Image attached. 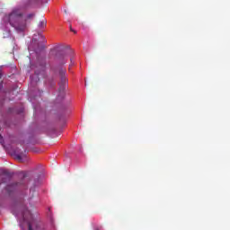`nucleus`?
<instances>
[{
    "label": "nucleus",
    "instance_id": "f257e3e1",
    "mask_svg": "<svg viewBox=\"0 0 230 230\" xmlns=\"http://www.w3.org/2000/svg\"><path fill=\"white\" fill-rule=\"evenodd\" d=\"M22 11L20 8H13L9 14L4 17L16 31H24L26 30V20L22 19Z\"/></svg>",
    "mask_w": 230,
    "mask_h": 230
},
{
    "label": "nucleus",
    "instance_id": "f03ea898",
    "mask_svg": "<svg viewBox=\"0 0 230 230\" xmlns=\"http://www.w3.org/2000/svg\"><path fill=\"white\" fill-rule=\"evenodd\" d=\"M20 186H28L26 182V173L23 172V179L20 182H13L5 187L7 193H12L15 188H20Z\"/></svg>",
    "mask_w": 230,
    "mask_h": 230
},
{
    "label": "nucleus",
    "instance_id": "7ed1b4c3",
    "mask_svg": "<svg viewBox=\"0 0 230 230\" xmlns=\"http://www.w3.org/2000/svg\"><path fill=\"white\" fill-rule=\"evenodd\" d=\"M59 75L61 78L59 84V94H61V96H64V91H66V84H67V77H66V70H59Z\"/></svg>",
    "mask_w": 230,
    "mask_h": 230
},
{
    "label": "nucleus",
    "instance_id": "20e7f679",
    "mask_svg": "<svg viewBox=\"0 0 230 230\" xmlns=\"http://www.w3.org/2000/svg\"><path fill=\"white\" fill-rule=\"evenodd\" d=\"M44 69H46V63H41L40 64V71L39 70H34V76H36V80L35 82H39V80H40V78H39V76H40V75H44Z\"/></svg>",
    "mask_w": 230,
    "mask_h": 230
},
{
    "label": "nucleus",
    "instance_id": "39448f33",
    "mask_svg": "<svg viewBox=\"0 0 230 230\" xmlns=\"http://www.w3.org/2000/svg\"><path fill=\"white\" fill-rule=\"evenodd\" d=\"M3 177L0 181V184H6V182H10V180L12 179V173L8 171L3 172Z\"/></svg>",
    "mask_w": 230,
    "mask_h": 230
},
{
    "label": "nucleus",
    "instance_id": "423d86ee",
    "mask_svg": "<svg viewBox=\"0 0 230 230\" xmlns=\"http://www.w3.org/2000/svg\"><path fill=\"white\" fill-rule=\"evenodd\" d=\"M31 184V188H30V191H35V188H37V186H40V184H42V181L40 180V177L34 179L32 181H30Z\"/></svg>",
    "mask_w": 230,
    "mask_h": 230
},
{
    "label": "nucleus",
    "instance_id": "0eeeda50",
    "mask_svg": "<svg viewBox=\"0 0 230 230\" xmlns=\"http://www.w3.org/2000/svg\"><path fill=\"white\" fill-rule=\"evenodd\" d=\"M22 217H23V220H28V218H31V212L26 209L25 211L22 212Z\"/></svg>",
    "mask_w": 230,
    "mask_h": 230
},
{
    "label": "nucleus",
    "instance_id": "6e6552de",
    "mask_svg": "<svg viewBox=\"0 0 230 230\" xmlns=\"http://www.w3.org/2000/svg\"><path fill=\"white\" fill-rule=\"evenodd\" d=\"M46 24H48V21H46V19H42L38 26L39 28H46Z\"/></svg>",
    "mask_w": 230,
    "mask_h": 230
},
{
    "label": "nucleus",
    "instance_id": "1a4fd4ad",
    "mask_svg": "<svg viewBox=\"0 0 230 230\" xmlns=\"http://www.w3.org/2000/svg\"><path fill=\"white\" fill-rule=\"evenodd\" d=\"M0 144H1L2 146L4 145V138H3V136H2V135H0Z\"/></svg>",
    "mask_w": 230,
    "mask_h": 230
},
{
    "label": "nucleus",
    "instance_id": "9d476101",
    "mask_svg": "<svg viewBox=\"0 0 230 230\" xmlns=\"http://www.w3.org/2000/svg\"><path fill=\"white\" fill-rule=\"evenodd\" d=\"M32 17H35L34 13H30V14L27 15L28 19H32Z\"/></svg>",
    "mask_w": 230,
    "mask_h": 230
},
{
    "label": "nucleus",
    "instance_id": "9b49d317",
    "mask_svg": "<svg viewBox=\"0 0 230 230\" xmlns=\"http://www.w3.org/2000/svg\"><path fill=\"white\" fill-rule=\"evenodd\" d=\"M28 227H29V230H33V228H31V223H28Z\"/></svg>",
    "mask_w": 230,
    "mask_h": 230
},
{
    "label": "nucleus",
    "instance_id": "f8f14e48",
    "mask_svg": "<svg viewBox=\"0 0 230 230\" xmlns=\"http://www.w3.org/2000/svg\"><path fill=\"white\" fill-rule=\"evenodd\" d=\"M70 31H73L74 33H76V31L73 30V27L70 25Z\"/></svg>",
    "mask_w": 230,
    "mask_h": 230
},
{
    "label": "nucleus",
    "instance_id": "ddd939ff",
    "mask_svg": "<svg viewBox=\"0 0 230 230\" xmlns=\"http://www.w3.org/2000/svg\"><path fill=\"white\" fill-rule=\"evenodd\" d=\"M3 89V84L0 83V91Z\"/></svg>",
    "mask_w": 230,
    "mask_h": 230
},
{
    "label": "nucleus",
    "instance_id": "4468645a",
    "mask_svg": "<svg viewBox=\"0 0 230 230\" xmlns=\"http://www.w3.org/2000/svg\"><path fill=\"white\" fill-rule=\"evenodd\" d=\"M42 3H48V0H41Z\"/></svg>",
    "mask_w": 230,
    "mask_h": 230
},
{
    "label": "nucleus",
    "instance_id": "2eb2a0df",
    "mask_svg": "<svg viewBox=\"0 0 230 230\" xmlns=\"http://www.w3.org/2000/svg\"><path fill=\"white\" fill-rule=\"evenodd\" d=\"M17 159L21 160V155H18V156H17Z\"/></svg>",
    "mask_w": 230,
    "mask_h": 230
},
{
    "label": "nucleus",
    "instance_id": "dca6fc26",
    "mask_svg": "<svg viewBox=\"0 0 230 230\" xmlns=\"http://www.w3.org/2000/svg\"><path fill=\"white\" fill-rule=\"evenodd\" d=\"M2 76H3V75L0 74V78H2Z\"/></svg>",
    "mask_w": 230,
    "mask_h": 230
},
{
    "label": "nucleus",
    "instance_id": "f3484780",
    "mask_svg": "<svg viewBox=\"0 0 230 230\" xmlns=\"http://www.w3.org/2000/svg\"><path fill=\"white\" fill-rule=\"evenodd\" d=\"M98 230V229H97Z\"/></svg>",
    "mask_w": 230,
    "mask_h": 230
}]
</instances>
